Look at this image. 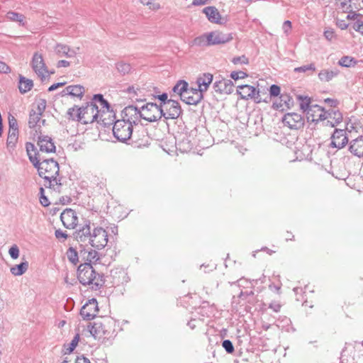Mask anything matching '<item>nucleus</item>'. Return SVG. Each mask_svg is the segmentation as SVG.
<instances>
[{
  "label": "nucleus",
  "instance_id": "obj_1",
  "mask_svg": "<svg viewBox=\"0 0 363 363\" xmlns=\"http://www.w3.org/2000/svg\"><path fill=\"white\" fill-rule=\"evenodd\" d=\"M26 152L30 162L37 169L38 175L48 181L49 186L52 182L56 184L61 185L60 180L57 179L59 174L60 167L58 162L53 158H45L38 152L33 143L27 142L26 143Z\"/></svg>",
  "mask_w": 363,
  "mask_h": 363
},
{
  "label": "nucleus",
  "instance_id": "obj_2",
  "mask_svg": "<svg viewBox=\"0 0 363 363\" xmlns=\"http://www.w3.org/2000/svg\"><path fill=\"white\" fill-rule=\"evenodd\" d=\"M116 320L111 317H101L89 323L88 330L90 334L99 340H108L116 335Z\"/></svg>",
  "mask_w": 363,
  "mask_h": 363
},
{
  "label": "nucleus",
  "instance_id": "obj_3",
  "mask_svg": "<svg viewBox=\"0 0 363 363\" xmlns=\"http://www.w3.org/2000/svg\"><path fill=\"white\" fill-rule=\"evenodd\" d=\"M77 278L82 284L91 285L93 290L101 289L105 283L104 275L96 273L90 263H84L79 266Z\"/></svg>",
  "mask_w": 363,
  "mask_h": 363
},
{
  "label": "nucleus",
  "instance_id": "obj_4",
  "mask_svg": "<svg viewBox=\"0 0 363 363\" xmlns=\"http://www.w3.org/2000/svg\"><path fill=\"white\" fill-rule=\"evenodd\" d=\"M306 118L308 122H313L317 123L319 121H324L328 118H332V115H334L335 122L327 121L325 125L330 127H335L342 121V115L338 110H328L325 111L324 108L319 105H312L311 109H309L306 113Z\"/></svg>",
  "mask_w": 363,
  "mask_h": 363
},
{
  "label": "nucleus",
  "instance_id": "obj_5",
  "mask_svg": "<svg viewBox=\"0 0 363 363\" xmlns=\"http://www.w3.org/2000/svg\"><path fill=\"white\" fill-rule=\"evenodd\" d=\"M100 112L96 104L94 102H89L85 106L77 108V120L84 124L91 123L94 121L99 122Z\"/></svg>",
  "mask_w": 363,
  "mask_h": 363
},
{
  "label": "nucleus",
  "instance_id": "obj_6",
  "mask_svg": "<svg viewBox=\"0 0 363 363\" xmlns=\"http://www.w3.org/2000/svg\"><path fill=\"white\" fill-rule=\"evenodd\" d=\"M113 133L118 140L125 142L132 135L133 125L124 121V120H117L113 123Z\"/></svg>",
  "mask_w": 363,
  "mask_h": 363
},
{
  "label": "nucleus",
  "instance_id": "obj_7",
  "mask_svg": "<svg viewBox=\"0 0 363 363\" xmlns=\"http://www.w3.org/2000/svg\"><path fill=\"white\" fill-rule=\"evenodd\" d=\"M142 119L148 122L157 121L162 118L163 113L161 112L160 104L147 103L140 107Z\"/></svg>",
  "mask_w": 363,
  "mask_h": 363
},
{
  "label": "nucleus",
  "instance_id": "obj_8",
  "mask_svg": "<svg viewBox=\"0 0 363 363\" xmlns=\"http://www.w3.org/2000/svg\"><path fill=\"white\" fill-rule=\"evenodd\" d=\"M162 117L165 119H177L182 113L179 103L176 100H169L164 104H160Z\"/></svg>",
  "mask_w": 363,
  "mask_h": 363
},
{
  "label": "nucleus",
  "instance_id": "obj_9",
  "mask_svg": "<svg viewBox=\"0 0 363 363\" xmlns=\"http://www.w3.org/2000/svg\"><path fill=\"white\" fill-rule=\"evenodd\" d=\"M237 94L240 95L242 99H253L257 104L262 101L259 90L251 85H239L238 86Z\"/></svg>",
  "mask_w": 363,
  "mask_h": 363
},
{
  "label": "nucleus",
  "instance_id": "obj_10",
  "mask_svg": "<svg viewBox=\"0 0 363 363\" xmlns=\"http://www.w3.org/2000/svg\"><path fill=\"white\" fill-rule=\"evenodd\" d=\"M108 243V233L101 227L94 228L92 230L89 245L97 249H103Z\"/></svg>",
  "mask_w": 363,
  "mask_h": 363
},
{
  "label": "nucleus",
  "instance_id": "obj_11",
  "mask_svg": "<svg viewBox=\"0 0 363 363\" xmlns=\"http://www.w3.org/2000/svg\"><path fill=\"white\" fill-rule=\"evenodd\" d=\"M121 117L131 125H137L142 119L141 108L133 105L128 106L122 111Z\"/></svg>",
  "mask_w": 363,
  "mask_h": 363
},
{
  "label": "nucleus",
  "instance_id": "obj_12",
  "mask_svg": "<svg viewBox=\"0 0 363 363\" xmlns=\"http://www.w3.org/2000/svg\"><path fill=\"white\" fill-rule=\"evenodd\" d=\"M31 65L34 72L43 82L45 79V73H48V69L45 66L42 55L35 52L33 56Z\"/></svg>",
  "mask_w": 363,
  "mask_h": 363
},
{
  "label": "nucleus",
  "instance_id": "obj_13",
  "mask_svg": "<svg viewBox=\"0 0 363 363\" xmlns=\"http://www.w3.org/2000/svg\"><path fill=\"white\" fill-rule=\"evenodd\" d=\"M99 311L96 299L89 300L81 308L80 315L84 320H89L94 319Z\"/></svg>",
  "mask_w": 363,
  "mask_h": 363
},
{
  "label": "nucleus",
  "instance_id": "obj_14",
  "mask_svg": "<svg viewBox=\"0 0 363 363\" xmlns=\"http://www.w3.org/2000/svg\"><path fill=\"white\" fill-rule=\"evenodd\" d=\"M330 139V146L337 149L343 148L349 143L346 130L344 129L335 128Z\"/></svg>",
  "mask_w": 363,
  "mask_h": 363
},
{
  "label": "nucleus",
  "instance_id": "obj_15",
  "mask_svg": "<svg viewBox=\"0 0 363 363\" xmlns=\"http://www.w3.org/2000/svg\"><path fill=\"white\" fill-rule=\"evenodd\" d=\"M284 125L291 129H299L304 125V119L301 114L297 113H288L284 115L283 120Z\"/></svg>",
  "mask_w": 363,
  "mask_h": 363
},
{
  "label": "nucleus",
  "instance_id": "obj_16",
  "mask_svg": "<svg viewBox=\"0 0 363 363\" xmlns=\"http://www.w3.org/2000/svg\"><path fill=\"white\" fill-rule=\"evenodd\" d=\"M37 145L39 147V152L43 155V152L52 153L56 150L53 140L48 136L40 135L38 137Z\"/></svg>",
  "mask_w": 363,
  "mask_h": 363
},
{
  "label": "nucleus",
  "instance_id": "obj_17",
  "mask_svg": "<svg viewBox=\"0 0 363 363\" xmlns=\"http://www.w3.org/2000/svg\"><path fill=\"white\" fill-rule=\"evenodd\" d=\"M208 45H215L228 43L233 40L232 33L213 31L208 33Z\"/></svg>",
  "mask_w": 363,
  "mask_h": 363
},
{
  "label": "nucleus",
  "instance_id": "obj_18",
  "mask_svg": "<svg viewBox=\"0 0 363 363\" xmlns=\"http://www.w3.org/2000/svg\"><path fill=\"white\" fill-rule=\"evenodd\" d=\"M60 219L63 225L69 229L74 228L78 222L75 211L71 208L65 210L60 215Z\"/></svg>",
  "mask_w": 363,
  "mask_h": 363
},
{
  "label": "nucleus",
  "instance_id": "obj_19",
  "mask_svg": "<svg viewBox=\"0 0 363 363\" xmlns=\"http://www.w3.org/2000/svg\"><path fill=\"white\" fill-rule=\"evenodd\" d=\"M90 220H86L84 225L75 232L76 240L79 242L89 244L92 232L91 230Z\"/></svg>",
  "mask_w": 363,
  "mask_h": 363
},
{
  "label": "nucleus",
  "instance_id": "obj_20",
  "mask_svg": "<svg viewBox=\"0 0 363 363\" xmlns=\"http://www.w3.org/2000/svg\"><path fill=\"white\" fill-rule=\"evenodd\" d=\"M203 13L206 14L208 20L212 23L223 25L227 22L226 18H223L215 6H207L203 9Z\"/></svg>",
  "mask_w": 363,
  "mask_h": 363
},
{
  "label": "nucleus",
  "instance_id": "obj_21",
  "mask_svg": "<svg viewBox=\"0 0 363 363\" xmlns=\"http://www.w3.org/2000/svg\"><path fill=\"white\" fill-rule=\"evenodd\" d=\"M233 82L226 79L216 81L213 84L214 91L219 94H230L233 91Z\"/></svg>",
  "mask_w": 363,
  "mask_h": 363
},
{
  "label": "nucleus",
  "instance_id": "obj_22",
  "mask_svg": "<svg viewBox=\"0 0 363 363\" xmlns=\"http://www.w3.org/2000/svg\"><path fill=\"white\" fill-rule=\"evenodd\" d=\"M349 152L359 157H363V135L358 136L348 143Z\"/></svg>",
  "mask_w": 363,
  "mask_h": 363
},
{
  "label": "nucleus",
  "instance_id": "obj_23",
  "mask_svg": "<svg viewBox=\"0 0 363 363\" xmlns=\"http://www.w3.org/2000/svg\"><path fill=\"white\" fill-rule=\"evenodd\" d=\"M91 102H94L95 104L99 103L101 108H105L102 110V116H104L105 115L114 116V112L112 110H110L111 106L109 103L104 98L102 94H94L93 96V101Z\"/></svg>",
  "mask_w": 363,
  "mask_h": 363
},
{
  "label": "nucleus",
  "instance_id": "obj_24",
  "mask_svg": "<svg viewBox=\"0 0 363 363\" xmlns=\"http://www.w3.org/2000/svg\"><path fill=\"white\" fill-rule=\"evenodd\" d=\"M213 76L211 73H203L196 79L197 86L202 89L203 93L206 92L210 84L212 83Z\"/></svg>",
  "mask_w": 363,
  "mask_h": 363
},
{
  "label": "nucleus",
  "instance_id": "obj_25",
  "mask_svg": "<svg viewBox=\"0 0 363 363\" xmlns=\"http://www.w3.org/2000/svg\"><path fill=\"white\" fill-rule=\"evenodd\" d=\"M340 74V71L337 68L332 69H323L318 73V79L322 82H329L333 78L337 77Z\"/></svg>",
  "mask_w": 363,
  "mask_h": 363
},
{
  "label": "nucleus",
  "instance_id": "obj_26",
  "mask_svg": "<svg viewBox=\"0 0 363 363\" xmlns=\"http://www.w3.org/2000/svg\"><path fill=\"white\" fill-rule=\"evenodd\" d=\"M41 113H38L34 109H32L30 111L29 119H28V126L30 128H33L36 126L41 127L40 123L43 125L45 124V120H41Z\"/></svg>",
  "mask_w": 363,
  "mask_h": 363
},
{
  "label": "nucleus",
  "instance_id": "obj_27",
  "mask_svg": "<svg viewBox=\"0 0 363 363\" xmlns=\"http://www.w3.org/2000/svg\"><path fill=\"white\" fill-rule=\"evenodd\" d=\"M184 94V95L181 98V100L189 105H197L203 99V95L201 93L199 94V92H196V94H194V95L192 94H189L187 91V93Z\"/></svg>",
  "mask_w": 363,
  "mask_h": 363
},
{
  "label": "nucleus",
  "instance_id": "obj_28",
  "mask_svg": "<svg viewBox=\"0 0 363 363\" xmlns=\"http://www.w3.org/2000/svg\"><path fill=\"white\" fill-rule=\"evenodd\" d=\"M55 50L60 57L65 56L67 57H73L76 55V52L69 48V46L63 44H57Z\"/></svg>",
  "mask_w": 363,
  "mask_h": 363
},
{
  "label": "nucleus",
  "instance_id": "obj_29",
  "mask_svg": "<svg viewBox=\"0 0 363 363\" xmlns=\"http://www.w3.org/2000/svg\"><path fill=\"white\" fill-rule=\"evenodd\" d=\"M67 93L73 97L82 99L85 93V89L81 85H69L67 86Z\"/></svg>",
  "mask_w": 363,
  "mask_h": 363
},
{
  "label": "nucleus",
  "instance_id": "obj_30",
  "mask_svg": "<svg viewBox=\"0 0 363 363\" xmlns=\"http://www.w3.org/2000/svg\"><path fill=\"white\" fill-rule=\"evenodd\" d=\"M33 86V80L27 79L22 75L19 76L18 89L21 94H25L30 91Z\"/></svg>",
  "mask_w": 363,
  "mask_h": 363
},
{
  "label": "nucleus",
  "instance_id": "obj_31",
  "mask_svg": "<svg viewBox=\"0 0 363 363\" xmlns=\"http://www.w3.org/2000/svg\"><path fill=\"white\" fill-rule=\"evenodd\" d=\"M189 84L184 80H179L174 86L172 91L179 95L180 99L188 91Z\"/></svg>",
  "mask_w": 363,
  "mask_h": 363
},
{
  "label": "nucleus",
  "instance_id": "obj_32",
  "mask_svg": "<svg viewBox=\"0 0 363 363\" xmlns=\"http://www.w3.org/2000/svg\"><path fill=\"white\" fill-rule=\"evenodd\" d=\"M81 255L86 261V263H90L91 264L92 262H96L99 259L98 252L94 250L81 251Z\"/></svg>",
  "mask_w": 363,
  "mask_h": 363
},
{
  "label": "nucleus",
  "instance_id": "obj_33",
  "mask_svg": "<svg viewBox=\"0 0 363 363\" xmlns=\"http://www.w3.org/2000/svg\"><path fill=\"white\" fill-rule=\"evenodd\" d=\"M6 17L8 20L13 22H18L19 25L24 26L25 25V16L15 11H9L7 12Z\"/></svg>",
  "mask_w": 363,
  "mask_h": 363
},
{
  "label": "nucleus",
  "instance_id": "obj_34",
  "mask_svg": "<svg viewBox=\"0 0 363 363\" xmlns=\"http://www.w3.org/2000/svg\"><path fill=\"white\" fill-rule=\"evenodd\" d=\"M28 268V262L27 261L20 263L12 267L10 269L12 274L15 276H21L23 274Z\"/></svg>",
  "mask_w": 363,
  "mask_h": 363
},
{
  "label": "nucleus",
  "instance_id": "obj_35",
  "mask_svg": "<svg viewBox=\"0 0 363 363\" xmlns=\"http://www.w3.org/2000/svg\"><path fill=\"white\" fill-rule=\"evenodd\" d=\"M357 60L351 56H343L341 57L337 64L344 67H352L357 64Z\"/></svg>",
  "mask_w": 363,
  "mask_h": 363
},
{
  "label": "nucleus",
  "instance_id": "obj_36",
  "mask_svg": "<svg viewBox=\"0 0 363 363\" xmlns=\"http://www.w3.org/2000/svg\"><path fill=\"white\" fill-rule=\"evenodd\" d=\"M298 99L300 101L301 109L303 110V113H306L312 107V105H311V98L308 96H298Z\"/></svg>",
  "mask_w": 363,
  "mask_h": 363
},
{
  "label": "nucleus",
  "instance_id": "obj_37",
  "mask_svg": "<svg viewBox=\"0 0 363 363\" xmlns=\"http://www.w3.org/2000/svg\"><path fill=\"white\" fill-rule=\"evenodd\" d=\"M18 132L9 131L6 145L9 148L13 149L18 140Z\"/></svg>",
  "mask_w": 363,
  "mask_h": 363
},
{
  "label": "nucleus",
  "instance_id": "obj_38",
  "mask_svg": "<svg viewBox=\"0 0 363 363\" xmlns=\"http://www.w3.org/2000/svg\"><path fill=\"white\" fill-rule=\"evenodd\" d=\"M116 68L117 69L118 72L122 75L128 74L131 71L130 65L123 61L117 62L116 64Z\"/></svg>",
  "mask_w": 363,
  "mask_h": 363
},
{
  "label": "nucleus",
  "instance_id": "obj_39",
  "mask_svg": "<svg viewBox=\"0 0 363 363\" xmlns=\"http://www.w3.org/2000/svg\"><path fill=\"white\" fill-rule=\"evenodd\" d=\"M100 121H101L102 125L104 127H109L112 125L114 122L116 121V115L114 114V116H109L108 115H105L104 116H102V112L99 113Z\"/></svg>",
  "mask_w": 363,
  "mask_h": 363
},
{
  "label": "nucleus",
  "instance_id": "obj_40",
  "mask_svg": "<svg viewBox=\"0 0 363 363\" xmlns=\"http://www.w3.org/2000/svg\"><path fill=\"white\" fill-rule=\"evenodd\" d=\"M194 44L198 46H209L210 45H208V33L196 38L194 40Z\"/></svg>",
  "mask_w": 363,
  "mask_h": 363
},
{
  "label": "nucleus",
  "instance_id": "obj_41",
  "mask_svg": "<svg viewBox=\"0 0 363 363\" xmlns=\"http://www.w3.org/2000/svg\"><path fill=\"white\" fill-rule=\"evenodd\" d=\"M179 145V148L182 152H186L192 148V144L188 138H184L182 140L179 141L177 143Z\"/></svg>",
  "mask_w": 363,
  "mask_h": 363
},
{
  "label": "nucleus",
  "instance_id": "obj_42",
  "mask_svg": "<svg viewBox=\"0 0 363 363\" xmlns=\"http://www.w3.org/2000/svg\"><path fill=\"white\" fill-rule=\"evenodd\" d=\"M67 255L69 262L73 263L74 264H77V263L79 261L78 254L77 252L73 247H69L68 249Z\"/></svg>",
  "mask_w": 363,
  "mask_h": 363
},
{
  "label": "nucleus",
  "instance_id": "obj_43",
  "mask_svg": "<svg viewBox=\"0 0 363 363\" xmlns=\"http://www.w3.org/2000/svg\"><path fill=\"white\" fill-rule=\"evenodd\" d=\"M294 72H306L311 71L312 72L315 71V66L313 63L305 65L301 67L294 68Z\"/></svg>",
  "mask_w": 363,
  "mask_h": 363
},
{
  "label": "nucleus",
  "instance_id": "obj_44",
  "mask_svg": "<svg viewBox=\"0 0 363 363\" xmlns=\"http://www.w3.org/2000/svg\"><path fill=\"white\" fill-rule=\"evenodd\" d=\"M79 340V334H77L72 341L67 345V347H66V353H71L73 352V350L76 348L77 345H78Z\"/></svg>",
  "mask_w": 363,
  "mask_h": 363
},
{
  "label": "nucleus",
  "instance_id": "obj_45",
  "mask_svg": "<svg viewBox=\"0 0 363 363\" xmlns=\"http://www.w3.org/2000/svg\"><path fill=\"white\" fill-rule=\"evenodd\" d=\"M9 131L18 132V125L17 120L11 114H9Z\"/></svg>",
  "mask_w": 363,
  "mask_h": 363
},
{
  "label": "nucleus",
  "instance_id": "obj_46",
  "mask_svg": "<svg viewBox=\"0 0 363 363\" xmlns=\"http://www.w3.org/2000/svg\"><path fill=\"white\" fill-rule=\"evenodd\" d=\"M222 346L228 354H232L234 352V346L230 340H223Z\"/></svg>",
  "mask_w": 363,
  "mask_h": 363
},
{
  "label": "nucleus",
  "instance_id": "obj_47",
  "mask_svg": "<svg viewBox=\"0 0 363 363\" xmlns=\"http://www.w3.org/2000/svg\"><path fill=\"white\" fill-rule=\"evenodd\" d=\"M230 77L234 80L245 79L248 75L246 72L242 71H233L230 73Z\"/></svg>",
  "mask_w": 363,
  "mask_h": 363
},
{
  "label": "nucleus",
  "instance_id": "obj_48",
  "mask_svg": "<svg viewBox=\"0 0 363 363\" xmlns=\"http://www.w3.org/2000/svg\"><path fill=\"white\" fill-rule=\"evenodd\" d=\"M232 62L234 65H238V64L247 65L249 63V60H248V58L247 57H245V55H242V56L233 57L232 60Z\"/></svg>",
  "mask_w": 363,
  "mask_h": 363
},
{
  "label": "nucleus",
  "instance_id": "obj_49",
  "mask_svg": "<svg viewBox=\"0 0 363 363\" xmlns=\"http://www.w3.org/2000/svg\"><path fill=\"white\" fill-rule=\"evenodd\" d=\"M281 101L283 102L286 106L289 107L293 104V99L287 94H281L280 96Z\"/></svg>",
  "mask_w": 363,
  "mask_h": 363
},
{
  "label": "nucleus",
  "instance_id": "obj_50",
  "mask_svg": "<svg viewBox=\"0 0 363 363\" xmlns=\"http://www.w3.org/2000/svg\"><path fill=\"white\" fill-rule=\"evenodd\" d=\"M9 253L12 259H17L19 256V249L16 245L11 246L9 250Z\"/></svg>",
  "mask_w": 363,
  "mask_h": 363
},
{
  "label": "nucleus",
  "instance_id": "obj_51",
  "mask_svg": "<svg viewBox=\"0 0 363 363\" xmlns=\"http://www.w3.org/2000/svg\"><path fill=\"white\" fill-rule=\"evenodd\" d=\"M46 108V100L45 99H40V101L38 102L37 108H36V112L38 113L43 114V113L45 111Z\"/></svg>",
  "mask_w": 363,
  "mask_h": 363
},
{
  "label": "nucleus",
  "instance_id": "obj_52",
  "mask_svg": "<svg viewBox=\"0 0 363 363\" xmlns=\"http://www.w3.org/2000/svg\"><path fill=\"white\" fill-rule=\"evenodd\" d=\"M40 202L43 206H48L50 204V202L48 201V199L44 195V189L43 187L40 188Z\"/></svg>",
  "mask_w": 363,
  "mask_h": 363
},
{
  "label": "nucleus",
  "instance_id": "obj_53",
  "mask_svg": "<svg viewBox=\"0 0 363 363\" xmlns=\"http://www.w3.org/2000/svg\"><path fill=\"white\" fill-rule=\"evenodd\" d=\"M324 36L330 42L333 41L336 38V35L333 29H328L325 30Z\"/></svg>",
  "mask_w": 363,
  "mask_h": 363
},
{
  "label": "nucleus",
  "instance_id": "obj_54",
  "mask_svg": "<svg viewBox=\"0 0 363 363\" xmlns=\"http://www.w3.org/2000/svg\"><path fill=\"white\" fill-rule=\"evenodd\" d=\"M271 96H277L280 94V87L278 85L272 84L269 88Z\"/></svg>",
  "mask_w": 363,
  "mask_h": 363
},
{
  "label": "nucleus",
  "instance_id": "obj_55",
  "mask_svg": "<svg viewBox=\"0 0 363 363\" xmlns=\"http://www.w3.org/2000/svg\"><path fill=\"white\" fill-rule=\"evenodd\" d=\"M282 29L284 33L288 35L289 31L291 29V22L290 21H285L282 26Z\"/></svg>",
  "mask_w": 363,
  "mask_h": 363
},
{
  "label": "nucleus",
  "instance_id": "obj_56",
  "mask_svg": "<svg viewBox=\"0 0 363 363\" xmlns=\"http://www.w3.org/2000/svg\"><path fill=\"white\" fill-rule=\"evenodd\" d=\"M353 28L355 30L363 34V21L360 20H357L353 26Z\"/></svg>",
  "mask_w": 363,
  "mask_h": 363
},
{
  "label": "nucleus",
  "instance_id": "obj_57",
  "mask_svg": "<svg viewBox=\"0 0 363 363\" xmlns=\"http://www.w3.org/2000/svg\"><path fill=\"white\" fill-rule=\"evenodd\" d=\"M281 307V304L277 301L272 302L269 305V308L276 313H278L280 311Z\"/></svg>",
  "mask_w": 363,
  "mask_h": 363
},
{
  "label": "nucleus",
  "instance_id": "obj_58",
  "mask_svg": "<svg viewBox=\"0 0 363 363\" xmlns=\"http://www.w3.org/2000/svg\"><path fill=\"white\" fill-rule=\"evenodd\" d=\"M11 72L10 67L4 62L0 61V73H9Z\"/></svg>",
  "mask_w": 363,
  "mask_h": 363
},
{
  "label": "nucleus",
  "instance_id": "obj_59",
  "mask_svg": "<svg viewBox=\"0 0 363 363\" xmlns=\"http://www.w3.org/2000/svg\"><path fill=\"white\" fill-rule=\"evenodd\" d=\"M55 235L57 239H61V238L66 239L67 238V234L66 233L63 232L62 230H61L60 229L56 230Z\"/></svg>",
  "mask_w": 363,
  "mask_h": 363
},
{
  "label": "nucleus",
  "instance_id": "obj_60",
  "mask_svg": "<svg viewBox=\"0 0 363 363\" xmlns=\"http://www.w3.org/2000/svg\"><path fill=\"white\" fill-rule=\"evenodd\" d=\"M157 98L161 101L160 104H164L170 99H168V95L167 93H163L160 95H158Z\"/></svg>",
  "mask_w": 363,
  "mask_h": 363
},
{
  "label": "nucleus",
  "instance_id": "obj_61",
  "mask_svg": "<svg viewBox=\"0 0 363 363\" xmlns=\"http://www.w3.org/2000/svg\"><path fill=\"white\" fill-rule=\"evenodd\" d=\"M77 108H79L78 106H75L73 108H69L67 113L69 115L70 118L72 119H77Z\"/></svg>",
  "mask_w": 363,
  "mask_h": 363
},
{
  "label": "nucleus",
  "instance_id": "obj_62",
  "mask_svg": "<svg viewBox=\"0 0 363 363\" xmlns=\"http://www.w3.org/2000/svg\"><path fill=\"white\" fill-rule=\"evenodd\" d=\"M67 84L66 82H58V83H56V84H53L52 85H51L49 88H48V91H52L55 89H57V88L59 87H61V86H65V84Z\"/></svg>",
  "mask_w": 363,
  "mask_h": 363
},
{
  "label": "nucleus",
  "instance_id": "obj_63",
  "mask_svg": "<svg viewBox=\"0 0 363 363\" xmlns=\"http://www.w3.org/2000/svg\"><path fill=\"white\" fill-rule=\"evenodd\" d=\"M325 103L328 104L330 107H336L338 102L336 99L327 98L324 100Z\"/></svg>",
  "mask_w": 363,
  "mask_h": 363
},
{
  "label": "nucleus",
  "instance_id": "obj_64",
  "mask_svg": "<svg viewBox=\"0 0 363 363\" xmlns=\"http://www.w3.org/2000/svg\"><path fill=\"white\" fill-rule=\"evenodd\" d=\"M75 363H91L89 359L84 356L77 357Z\"/></svg>",
  "mask_w": 363,
  "mask_h": 363
}]
</instances>
